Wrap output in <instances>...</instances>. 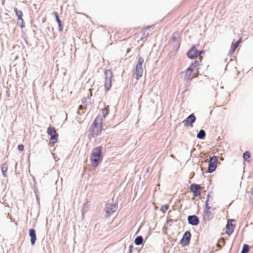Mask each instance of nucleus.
<instances>
[{
  "mask_svg": "<svg viewBox=\"0 0 253 253\" xmlns=\"http://www.w3.org/2000/svg\"><path fill=\"white\" fill-rule=\"evenodd\" d=\"M102 122L103 119L101 115L97 116L88 129V136L89 137L96 138L101 134Z\"/></svg>",
  "mask_w": 253,
  "mask_h": 253,
  "instance_id": "obj_1",
  "label": "nucleus"
},
{
  "mask_svg": "<svg viewBox=\"0 0 253 253\" xmlns=\"http://www.w3.org/2000/svg\"><path fill=\"white\" fill-rule=\"evenodd\" d=\"M102 156V147H97L94 148L92 150V153L91 156L90 160L91 161V165L93 167L96 168L99 165V163L101 161Z\"/></svg>",
  "mask_w": 253,
  "mask_h": 253,
  "instance_id": "obj_2",
  "label": "nucleus"
},
{
  "mask_svg": "<svg viewBox=\"0 0 253 253\" xmlns=\"http://www.w3.org/2000/svg\"><path fill=\"white\" fill-rule=\"evenodd\" d=\"M137 62L135 66V78L138 80L142 76L143 72V69L142 68L143 63H144L143 58L140 56H137Z\"/></svg>",
  "mask_w": 253,
  "mask_h": 253,
  "instance_id": "obj_3",
  "label": "nucleus"
},
{
  "mask_svg": "<svg viewBox=\"0 0 253 253\" xmlns=\"http://www.w3.org/2000/svg\"><path fill=\"white\" fill-rule=\"evenodd\" d=\"M118 209V204L107 203L105 207V216L108 217L112 215Z\"/></svg>",
  "mask_w": 253,
  "mask_h": 253,
  "instance_id": "obj_4",
  "label": "nucleus"
},
{
  "mask_svg": "<svg viewBox=\"0 0 253 253\" xmlns=\"http://www.w3.org/2000/svg\"><path fill=\"white\" fill-rule=\"evenodd\" d=\"M104 76L105 78L104 86L105 88L109 90L112 86L111 79L113 76L112 71L111 70H106L104 73Z\"/></svg>",
  "mask_w": 253,
  "mask_h": 253,
  "instance_id": "obj_5",
  "label": "nucleus"
},
{
  "mask_svg": "<svg viewBox=\"0 0 253 253\" xmlns=\"http://www.w3.org/2000/svg\"><path fill=\"white\" fill-rule=\"evenodd\" d=\"M217 165V158L213 155L210 157L208 171L209 173L213 172L216 169Z\"/></svg>",
  "mask_w": 253,
  "mask_h": 253,
  "instance_id": "obj_6",
  "label": "nucleus"
},
{
  "mask_svg": "<svg viewBox=\"0 0 253 253\" xmlns=\"http://www.w3.org/2000/svg\"><path fill=\"white\" fill-rule=\"evenodd\" d=\"M211 207L207 205L205 206L204 211L203 213V218L204 221H208L211 220L213 217V214L210 211Z\"/></svg>",
  "mask_w": 253,
  "mask_h": 253,
  "instance_id": "obj_7",
  "label": "nucleus"
},
{
  "mask_svg": "<svg viewBox=\"0 0 253 253\" xmlns=\"http://www.w3.org/2000/svg\"><path fill=\"white\" fill-rule=\"evenodd\" d=\"M47 134L50 135V141L55 143L57 142L58 134L54 127L49 126L47 129Z\"/></svg>",
  "mask_w": 253,
  "mask_h": 253,
  "instance_id": "obj_8",
  "label": "nucleus"
},
{
  "mask_svg": "<svg viewBox=\"0 0 253 253\" xmlns=\"http://www.w3.org/2000/svg\"><path fill=\"white\" fill-rule=\"evenodd\" d=\"M198 52L195 45H193L187 52V56L189 59H193L199 56Z\"/></svg>",
  "mask_w": 253,
  "mask_h": 253,
  "instance_id": "obj_9",
  "label": "nucleus"
},
{
  "mask_svg": "<svg viewBox=\"0 0 253 253\" xmlns=\"http://www.w3.org/2000/svg\"><path fill=\"white\" fill-rule=\"evenodd\" d=\"M191 237V234L190 231H186L183 235L182 239L180 240V243L183 246H186L189 245Z\"/></svg>",
  "mask_w": 253,
  "mask_h": 253,
  "instance_id": "obj_10",
  "label": "nucleus"
},
{
  "mask_svg": "<svg viewBox=\"0 0 253 253\" xmlns=\"http://www.w3.org/2000/svg\"><path fill=\"white\" fill-rule=\"evenodd\" d=\"M196 118L194 114L189 115L183 122L185 126H192V125L196 121Z\"/></svg>",
  "mask_w": 253,
  "mask_h": 253,
  "instance_id": "obj_11",
  "label": "nucleus"
},
{
  "mask_svg": "<svg viewBox=\"0 0 253 253\" xmlns=\"http://www.w3.org/2000/svg\"><path fill=\"white\" fill-rule=\"evenodd\" d=\"M190 190L192 192L193 195L195 197L200 196L201 192L199 185L196 183L191 184L190 186Z\"/></svg>",
  "mask_w": 253,
  "mask_h": 253,
  "instance_id": "obj_12",
  "label": "nucleus"
},
{
  "mask_svg": "<svg viewBox=\"0 0 253 253\" xmlns=\"http://www.w3.org/2000/svg\"><path fill=\"white\" fill-rule=\"evenodd\" d=\"M235 225L233 224L232 222H227L226 225V231L224 233H222V234H227L228 235H231L234 231Z\"/></svg>",
  "mask_w": 253,
  "mask_h": 253,
  "instance_id": "obj_13",
  "label": "nucleus"
},
{
  "mask_svg": "<svg viewBox=\"0 0 253 253\" xmlns=\"http://www.w3.org/2000/svg\"><path fill=\"white\" fill-rule=\"evenodd\" d=\"M201 62V60H200V61L195 60L194 62L190 64L189 67H188L187 68V71H190V72H192L196 69H197V70H198L199 67L200 65Z\"/></svg>",
  "mask_w": 253,
  "mask_h": 253,
  "instance_id": "obj_14",
  "label": "nucleus"
},
{
  "mask_svg": "<svg viewBox=\"0 0 253 253\" xmlns=\"http://www.w3.org/2000/svg\"><path fill=\"white\" fill-rule=\"evenodd\" d=\"M29 236L31 238L30 241L32 245H34L35 244L36 241L37 240V236L35 230L31 228L29 230Z\"/></svg>",
  "mask_w": 253,
  "mask_h": 253,
  "instance_id": "obj_15",
  "label": "nucleus"
},
{
  "mask_svg": "<svg viewBox=\"0 0 253 253\" xmlns=\"http://www.w3.org/2000/svg\"><path fill=\"white\" fill-rule=\"evenodd\" d=\"M53 14L54 15L55 20L58 23V30L59 31H62L63 28V25L62 24V21L60 20L59 18V16L57 12L54 11L53 12Z\"/></svg>",
  "mask_w": 253,
  "mask_h": 253,
  "instance_id": "obj_16",
  "label": "nucleus"
},
{
  "mask_svg": "<svg viewBox=\"0 0 253 253\" xmlns=\"http://www.w3.org/2000/svg\"><path fill=\"white\" fill-rule=\"evenodd\" d=\"M0 169L3 176L5 177H7V175L6 171L8 169V167L7 166L6 163L3 164L0 166Z\"/></svg>",
  "mask_w": 253,
  "mask_h": 253,
  "instance_id": "obj_17",
  "label": "nucleus"
},
{
  "mask_svg": "<svg viewBox=\"0 0 253 253\" xmlns=\"http://www.w3.org/2000/svg\"><path fill=\"white\" fill-rule=\"evenodd\" d=\"M14 11L15 15L17 17V21L20 20L22 18L23 12L21 10H18L16 7H14Z\"/></svg>",
  "mask_w": 253,
  "mask_h": 253,
  "instance_id": "obj_18",
  "label": "nucleus"
},
{
  "mask_svg": "<svg viewBox=\"0 0 253 253\" xmlns=\"http://www.w3.org/2000/svg\"><path fill=\"white\" fill-rule=\"evenodd\" d=\"M197 137L200 139L203 140L206 137V132L204 129H200L197 134Z\"/></svg>",
  "mask_w": 253,
  "mask_h": 253,
  "instance_id": "obj_19",
  "label": "nucleus"
},
{
  "mask_svg": "<svg viewBox=\"0 0 253 253\" xmlns=\"http://www.w3.org/2000/svg\"><path fill=\"white\" fill-rule=\"evenodd\" d=\"M134 242L136 245H140L143 243V238L142 236H137L135 238Z\"/></svg>",
  "mask_w": 253,
  "mask_h": 253,
  "instance_id": "obj_20",
  "label": "nucleus"
},
{
  "mask_svg": "<svg viewBox=\"0 0 253 253\" xmlns=\"http://www.w3.org/2000/svg\"><path fill=\"white\" fill-rule=\"evenodd\" d=\"M191 73L190 71H187V69L185 71L184 73L185 74V76L184 77V80L189 81L193 79V77L191 76Z\"/></svg>",
  "mask_w": 253,
  "mask_h": 253,
  "instance_id": "obj_21",
  "label": "nucleus"
},
{
  "mask_svg": "<svg viewBox=\"0 0 253 253\" xmlns=\"http://www.w3.org/2000/svg\"><path fill=\"white\" fill-rule=\"evenodd\" d=\"M239 46V43L235 42L234 44L232 43L230 48V49L229 50V54H233L235 51L236 50V48Z\"/></svg>",
  "mask_w": 253,
  "mask_h": 253,
  "instance_id": "obj_22",
  "label": "nucleus"
},
{
  "mask_svg": "<svg viewBox=\"0 0 253 253\" xmlns=\"http://www.w3.org/2000/svg\"><path fill=\"white\" fill-rule=\"evenodd\" d=\"M187 221H199V219L196 215H191L188 216Z\"/></svg>",
  "mask_w": 253,
  "mask_h": 253,
  "instance_id": "obj_23",
  "label": "nucleus"
},
{
  "mask_svg": "<svg viewBox=\"0 0 253 253\" xmlns=\"http://www.w3.org/2000/svg\"><path fill=\"white\" fill-rule=\"evenodd\" d=\"M251 157L250 152L249 151H246L244 153L243 158L244 160L247 162H249V159Z\"/></svg>",
  "mask_w": 253,
  "mask_h": 253,
  "instance_id": "obj_24",
  "label": "nucleus"
},
{
  "mask_svg": "<svg viewBox=\"0 0 253 253\" xmlns=\"http://www.w3.org/2000/svg\"><path fill=\"white\" fill-rule=\"evenodd\" d=\"M89 208V204L88 202H86L84 203L83 205L82 212V215H84V214L87 211Z\"/></svg>",
  "mask_w": 253,
  "mask_h": 253,
  "instance_id": "obj_25",
  "label": "nucleus"
},
{
  "mask_svg": "<svg viewBox=\"0 0 253 253\" xmlns=\"http://www.w3.org/2000/svg\"><path fill=\"white\" fill-rule=\"evenodd\" d=\"M250 251V246L247 244L243 245L241 253H248Z\"/></svg>",
  "mask_w": 253,
  "mask_h": 253,
  "instance_id": "obj_26",
  "label": "nucleus"
},
{
  "mask_svg": "<svg viewBox=\"0 0 253 253\" xmlns=\"http://www.w3.org/2000/svg\"><path fill=\"white\" fill-rule=\"evenodd\" d=\"M102 116H102V118H105V117L106 116H107L108 114H109V110L108 109H107L106 108H104V109H102Z\"/></svg>",
  "mask_w": 253,
  "mask_h": 253,
  "instance_id": "obj_27",
  "label": "nucleus"
},
{
  "mask_svg": "<svg viewBox=\"0 0 253 253\" xmlns=\"http://www.w3.org/2000/svg\"><path fill=\"white\" fill-rule=\"evenodd\" d=\"M169 208V205H165L162 206V207H161V211H163V212H165L168 210Z\"/></svg>",
  "mask_w": 253,
  "mask_h": 253,
  "instance_id": "obj_28",
  "label": "nucleus"
},
{
  "mask_svg": "<svg viewBox=\"0 0 253 253\" xmlns=\"http://www.w3.org/2000/svg\"><path fill=\"white\" fill-rule=\"evenodd\" d=\"M17 25L20 26L21 28L24 27V23L23 18L21 19L20 20L17 21Z\"/></svg>",
  "mask_w": 253,
  "mask_h": 253,
  "instance_id": "obj_29",
  "label": "nucleus"
},
{
  "mask_svg": "<svg viewBox=\"0 0 253 253\" xmlns=\"http://www.w3.org/2000/svg\"><path fill=\"white\" fill-rule=\"evenodd\" d=\"M212 199V197L211 196V195L210 194L208 195V196L207 197V200L206 201V203H205V206H206L207 204L208 206H209V202L210 200H211Z\"/></svg>",
  "mask_w": 253,
  "mask_h": 253,
  "instance_id": "obj_30",
  "label": "nucleus"
},
{
  "mask_svg": "<svg viewBox=\"0 0 253 253\" xmlns=\"http://www.w3.org/2000/svg\"><path fill=\"white\" fill-rule=\"evenodd\" d=\"M90 99V98L89 97H84L83 99L82 100V102L83 103H84L86 105H87V104H88L89 102H87V99Z\"/></svg>",
  "mask_w": 253,
  "mask_h": 253,
  "instance_id": "obj_31",
  "label": "nucleus"
},
{
  "mask_svg": "<svg viewBox=\"0 0 253 253\" xmlns=\"http://www.w3.org/2000/svg\"><path fill=\"white\" fill-rule=\"evenodd\" d=\"M250 202L251 203H252V204H253V188H252L251 192V196H250Z\"/></svg>",
  "mask_w": 253,
  "mask_h": 253,
  "instance_id": "obj_32",
  "label": "nucleus"
},
{
  "mask_svg": "<svg viewBox=\"0 0 253 253\" xmlns=\"http://www.w3.org/2000/svg\"><path fill=\"white\" fill-rule=\"evenodd\" d=\"M18 149L19 151H22L24 150V146L22 144H19L18 146Z\"/></svg>",
  "mask_w": 253,
  "mask_h": 253,
  "instance_id": "obj_33",
  "label": "nucleus"
},
{
  "mask_svg": "<svg viewBox=\"0 0 253 253\" xmlns=\"http://www.w3.org/2000/svg\"><path fill=\"white\" fill-rule=\"evenodd\" d=\"M219 243H221L223 244V245H224L225 244V241L224 238H222L220 239V240H219Z\"/></svg>",
  "mask_w": 253,
  "mask_h": 253,
  "instance_id": "obj_34",
  "label": "nucleus"
},
{
  "mask_svg": "<svg viewBox=\"0 0 253 253\" xmlns=\"http://www.w3.org/2000/svg\"><path fill=\"white\" fill-rule=\"evenodd\" d=\"M198 53L199 54V56L202 54H205V51L204 50H198Z\"/></svg>",
  "mask_w": 253,
  "mask_h": 253,
  "instance_id": "obj_35",
  "label": "nucleus"
},
{
  "mask_svg": "<svg viewBox=\"0 0 253 253\" xmlns=\"http://www.w3.org/2000/svg\"><path fill=\"white\" fill-rule=\"evenodd\" d=\"M188 223L193 226H197L199 223V222H188Z\"/></svg>",
  "mask_w": 253,
  "mask_h": 253,
  "instance_id": "obj_36",
  "label": "nucleus"
},
{
  "mask_svg": "<svg viewBox=\"0 0 253 253\" xmlns=\"http://www.w3.org/2000/svg\"><path fill=\"white\" fill-rule=\"evenodd\" d=\"M217 246L219 248V249H221L222 248V246L219 243H218L217 244Z\"/></svg>",
  "mask_w": 253,
  "mask_h": 253,
  "instance_id": "obj_37",
  "label": "nucleus"
},
{
  "mask_svg": "<svg viewBox=\"0 0 253 253\" xmlns=\"http://www.w3.org/2000/svg\"><path fill=\"white\" fill-rule=\"evenodd\" d=\"M227 221H231V222L235 221V220L234 219H228L227 220Z\"/></svg>",
  "mask_w": 253,
  "mask_h": 253,
  "instance_id": "obj_38",
  "label": "nucleus"
},
{
  "mask_svg": "<svg viewBox=\"0 0 253 253\" xmlns=\"http://www.w3.org/2000/svg\"><path fill=\"white\" fill-rule=\"evenodd\" d=\"M35 194H36V199H37V201H39V197L38 195H37L36 192H35Z\"/></svg>",
  "mask_w": 253,
  "mask_h": 253,
  "instance_id": "obj_39",
  "label": "nucleus"
},
{
  "mask_svg": "<svg viewBox=\"0 0 253 253\" xmlns=\"http://www.w3.org/2000/svg\"><path fill=\"white\" fill-rule=\"evenodd\" d=\"M241 40H242V39H241V38H240V39H239V40H238L236 42V43H239V44H240V42H241Z\"/></svg>",
  "mask_w": 253,
  "mask_h": 253,
  "instance_id": "obj_40",
  "label": "nucleus"
},
{
  "mask_svg": "<svg viewBox=\"0 0 253 253\" xmlns=\"http://www.w3.org/2000/svg\"><path fill=\"white\" fill-rule=\"evenodd\" d=\"M132 246H130L129 248V252L131 253L132 251Z\"/></svg>",
  "mask_w": 253,
  "mask_h": 253,
  "instance_id": "obj_41",
  "label": "nucleus"
},
{
  "mask_svg": "<svg viewBox=\"0 0 253 253\" xmlns=\"http://www.w3.org/2000/svg\"><path fill=\"white\" fill-rule=\"evenodd\" d=\"M166 221H169V222L173 221V220L172 219H167Z\"/></svg>",
  "mask_w": 253,
  "mask_h": 253,
  "instance_id": "obj_42",
  "label": "nucleus"
},
{
  "mask_svg": "<svg viewBox=\"0 0 253 253\" xmlns=\"http://www.w3.org/2000/svg\"><path fill=\"white\" fill-rule=\"evenodd\" d=\"M142 39L143 40H147V37H144V38H142Z\"/></svg>",
  "mask_w": 253,
  "mask_h": 253,
  "instance_id": "obj_43",
  "label": "nucleus"
}]
</instances>
